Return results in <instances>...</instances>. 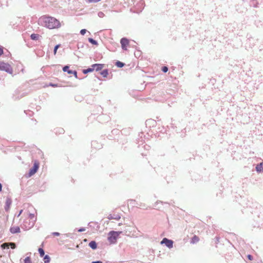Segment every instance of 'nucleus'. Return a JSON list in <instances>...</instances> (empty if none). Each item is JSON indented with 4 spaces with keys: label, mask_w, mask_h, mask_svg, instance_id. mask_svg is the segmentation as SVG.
<instances>
[{
    "label": "nucleus",
    "mask_w": 263,
    "mask_h": 263,
    "mask_svg": "<svg viewBox=\"0 0 263 263\" xmlns=\"http://www.w3.org/2000/svg\"><path fill=\"white\" fill-rule=\"evenodd\" d=\"M38 24L49 29L59 28L61 27L60 21L54 17L44 15L38 20Z\"/></svg>",
    "instance_id": "1"
},
{
    "label": "nucleus",
    "mask_w": 263,
    "mask_h": 263,
    "mask_svg": "<svg viewBox=\"0 0 263 263\" xmlns=\"http://www.w3.org/2000/svg\"><path fill=\"white\" fill-rule=\"evenodd\" d=\"M122 233L121 231H110L108 234V240L110 243H115L116 242L117 238L119 235Z\"/></svg>",
    "instance_id": "2"
},
{
    "label": "nucleus",
    "mask_w": 263,
    "mask_h": 263,
    "mask_svg": "<svg viewBox=\"0 0 263 263\" xmlns=\"http://www.w3.org/2000/svg\"><path fill=\"white\" fill-rule=\"evenodd\" d=\"M28 218H29V221L28 225H27L26 224H24L25 228L27 229H29L31 228L32 227H33V226H34V222H35V221L36 220V218L35 217L34 214L30 213L29 214Z\"/></svg>",
    "instance_id": "3"
},
{
    "label": "nucleus",
    "mask_w": 263,
    "mask_h": 263,
    "mask_svg": "<svg viewBox=\"0 0 263 263\" xmlns=\"http://www.w3.org/2000/svg\"><path fill=\"white\" fill-rule=\"evenodd\" d=\"M0 70L5 71L9 73H12L13 71L11 66L4 62L0 63Z\"/></svg>",
    "instance_id": "4"
},
{
    "label": "nucleus",
    "mask_w": 263,
    "mask_h": 263,
    "mask_svg": "<svg viewBox=\"0 0 263 263\" xmlns=\"http://www.w3.org/2000/svg\"><path fill=\"white\" fill-rule=\"evenodd\" d=\"M161 244H165L168 248L173 247V241L166 238H164L161 241Z\"/></svg>",
    "instance_id": "5"
},
{
    "label": "nucleus",
    "mask_w": 263,
    "mask_h": 263,
    "mask_svg": "<svg viewBox=\"0 0 263 263\" xmlns=\"http://www.w3.org/2000/svg\"><path fill=\"white\" fill-rule=\"evenodd\" d=\"M10 247L12 249H15L16 247L15 243L14 242H8V243H4L1 245V247L3 249H5L6 248L9 249Z\"/></svg>",
    "instance_id": "6"
},
{
    "label": "nucleus",
    "mask_w": 263,
    "mask_h": 263,
    "mask_svg": "<svg viewBox=\"0 0 263 263\" xmlns=\"http://www.w3.org/2000/svg\"><path fill=\"white\" fill-rule=\"evenodd\" d=\"M39 168V164L34 163V165L32 168H31L29 173V177H31L33 175H34L37 171Z\"/></svg>",
    "instance_id": "7"
},
{
    "label": "nucleus",
    "mask_w": 263,
    "mask_h": 263,
    "mask_svg": "<svg viewBox=\"0 0 263 263\" xmlns=\"http://www.w3.org/2000/svg\"><path fill=\"white\" fill-rule=\"evenodd\" d=\"M120 43L121 44L122 48L123 50H127L126 47L129 44V41L126 38H122L121 41Z\"/></svg>",
    "instance_id": "8"
},
{
    "label": "nucleus",
    "mask_w": 263,
    "mask_h": 263,
    "mask_svg": "<svg viewBox=\"0 0 263 263\" xmlns=\"http://www.w3.org/2000/svg\"><path fill=\"white\" fill-rule=\"evenodd\" d=\"M91 67H93V70L96 69V71H99L103 68L104 65L101 64H93Z\"/></svg>",
    "instance_id": "9"
},
{
    "label": "nucleus",
    "mask_w": 263,
    "mask_h": 263,
    "mask_svg": "<svg viewBox=\"0 0 263 263\" xmlns=\"http://www.w3.org/2000/svg\"><path fill=\"white\" fill-rule=\"evenodd\" d=\"M10 231L11 233H17L20 232V229L18 227H12L10 228Z\"/></svg>",
    "instance_id": "10"
},
{
    "label": "nucleus",
    "mask_w": 263,
    "mask_h": 263,
    "mask_svg": "<svg viewBox=\"0 0 263 263\" xmlns=\"http://www.w3.org/2000/svg\"><path fill=\"white\" fill-rule=\"evenodd\" d=\"M108 218L110 220L111 219H116V220H119L120 219V216L118 214L116 215H109L108 216Z\"/></svg>",
    "instance_id": "11"
},
{
    "label": "nucleus",
    "mask_w": 263,
    "mask_h": 263,
    "mask_svg": "<svg viewBox=\"0 0 263 263\" xmlns=\"http://www.w3.org/2000/svg\"><path fill=\"white\" fill-rule=\"evenodd\" d=\"M256 170L258 172H263V163L257 164L256 166Z\"/></svg>",
    "instance_id": "12"
},
{
    "label": "nucleus",
    "mask_w": 263,
    "mask_h": 263,
    "mask_svg": "<svg viewBox=\"0 0 263 263\" xmlns=\"http://www.w3.org/2000/svg\"><path fill=\"white\" fill-rule=\"evenodd\" d=\"M89 246L92 249L95 250L97 248V243L95 241H91L89 243Z\"/></svg>",
    "instance_id": "13"
},
{
    "label": "nucleus",
    "mask_w": 263,
    "mask_h": 263,
    "mask_svg": "<svg viewBox=\"0 0 263 263\" xmlns=\"http://www.w3.org/2000/svg\"><path fill=\"white\" fill-rule=\"evenodd\" d=\"M30 37L32 40H37L40 37V35L33 33L31 35Z\"/></svg>",
    "instance_id": "14"
},
{
    "label": "nucleus",
    "mask_w": 263,
    "mask_h": 263,
    "mask_svg": "<svg viewBox=\"0 0 263 263\" xmlns=\"http://www.w3.org/2000/svg\"><path fill=\"white\" fill-rule=\"evenodd\" d=\"M199 240V239L198 237L196 236V235H195L192 238L191 242L192 243H197V242H198Z\"/></svg>",
    "instance_id": "15"
},
{
    "label": "nucleus",
    "mask_w": 263,
    "mask_h": 263,
    "mask_svg": "<svg viewBox=\"0 0 263 263\" xmlns=\"http://www.w3.org/2000/svg\"><path fill=\"white\" fill-rule=\"evenodd\" d=\"M50 258L48 255H46L44 258V263H49Z\"/></svg>",
    "instance_id": "16"
},
{
    "label": "nucleus",
    "mask_w": 263,
    "mask_h": 263,
    "mask_svg": "<svg viewBox=\"0 0 263 263\" xmlns=\"http://www.w3.org/2000/svg\"><path fill=\"white\" fill-rule=\"evenodd\" d=\"M88 41L93 45H98V42L92 38H89Z\"/></svg>",
    "instance_id": "17"
},
{
    "label": "nucleus",
    "mask_w": 263,
    "mask_h": 263,
    "mask_svg": "<svg viewBox=\"0 0 263 263\" xmlns=\"http://www.w3.org/2000/svg\"><path fill=\"white\" fill-rule=\"evenodd\" d=\"M116 65L120 68H121L124 66V64L120 61H117L116 63Z\"/></svg>",
    "instance_id": "18"
},
{
    "label": "nucleus",
    "mask_w": 263,
    "mask_h": 263,
    "mask_svg": "<svg viewBox=\"0 0 263 263\" xmlns=\"http://www.w3.org/2000/svg\"><path fill=\"white\" fill-rule=\"evenodd\" d=\"M93 70V67L89 68L87 69H84L83 72L84 73H87L88 72H92Z\"/></svg>",
    "instance_id": "19"
},
{
    "label": "nucleus",
    "mask_w": 263,
    "mask_h": 263,
    "mask_svg": "<svg viewBox=\"0 0 263 263\" xmlns=\"http://www.w3.org/2000/svg\"><path fill=\"white\" fill-rule=\"evenodd\" d=\"M38 251H39L40 256L41 257H43L45 254L44 250L42 248H39Z\"/></svg>",
    "instance_id": "20"
},
{
    "label": "nucleus",
    "mask_w": 263,
    "mask_h": 263,
    "mask_svg": "<svg viewBox=\"0 0 263 263\" xmlns=\"http://www.w3.org/2000/svg\"><path fill=\"white\" fill-rule=\"evenodd\" d=\"M101 74L104 77H107V74H108V71L107 70H103L101 72Z\"/></svg>",
    "instance_id": "21"
},
{
    "label": "nucleus",
    "mask_w": 263,
    "mask_h": 263,
    "mask_svg": "<svg viewBox=\"0 0 263 263\" xmlns=\"http://www.w3.org/2000/svg\"><path fill=\"white\" fill-rule=\"evenodd\" d=\"M10 204H11V201L9 200H7L6 202V206L5 208V209L6 210H7V209L9 208Z\"/></svg>",
    "instance_id": "22"
},
{
    "label": "nucleus",
    "mask_w": 263,
    "mask_h": 263,
    "mask_svg": "<svg viewBox=\"0 0 263 263\" xmlns=\"http://www.w3.org/2000/svg\"><path fill=\"white\" fill-rule=\"evenodd\" d=\"M63 70L64 71V72H66L67 71L68 72V71H71V70H69V66H65L63 68Z\"/></svg>",
    "instance_id": "23"
},
{
    "label": "nucleus",
    "mask_w": 263,
    "mask_h": 263,
    "mask_svg": "<svg viewBox=\"0 0 263 263\" xmlns=\"http://www.w3.org/2000/svg\"><path fill=\"white\" fill-rule=\"evenodd\" d=\"M98 15L99 17L102 18L105 16V14L103 12L100 11L98 12Z\"/></svg>",
    "instance_id": "24"
},
{
    "label": "nucleus",
    "mask_w": 263,
    "mask_h": 263,
    "mask_svg": "<svg viewBox=\"0 0 263 263\" xmlns=\"http://www.w3.org/2000/svg\"><path fill=\"white\" fill-rule=\"evenodd\" d=\"M68 73L69 74H73L75 76L76 78H77V72L76 71H68Z\"/></svg>",
    "instance_id": "25"
},
{
    "label": "nucleus",
    "mask_w": 263,
    "mask_h": 263,
    "mask_svg": "<svg viewBox=\"0 0 263 263\" xmlns=\"http://www.w3.org/2000/svg\"><path fill=\"white\" fill-rule=\"evenodd\" d=\"M25 263H32L29 257H27L24 260Z\"/></svg>",
    "instance_id": "26"
},
{
    "label": "nucleus",
    "mask_w": 263,
    "mask_h": 263,
    "mask_svg": "<svg viewBox=\"0 0 263 263\" xmlns=\"http://www.w3.org/2000/svg\"><path fill=\"white\" fill-rule=\"evenodd\" d=\"M60 47V45H56L55 47H54V51H53V52H54V54H55L56 53H57V51L58 50V49Z\"/></svg>",
    "instance_id": "27"
},
{
    "label": "nucleus",
    "mask_w": 263,
    "mask_h": 263,
    "mask_svg": "<svg viewBox=\"0 0 263 263\" xmlns=\"http://www.w3.org/2000/svg\"><path fill=\"white\" fill-rule=\"evenodd\" d=\"M162 70L164 72H166L168 71V68L166 66H164L162 67Z\"/></svg>",
    "instance_id": "28"
},
{
    "label": "nucleus",
    "mask_w": 263,
    "mask_h": 263,
    "mask_svg": "<svg viewBox=\"0 0 263 263\" xmlns=\"http://www.w3.org/2000/svg\"><path fill=\"white\" fill-rule=\"evenodd\" d=\"M86 32V29H82L81 31H80V33L82 34V35H84L85 33Z\"/></svg>",
    "instance_id": "29"
},
{
    "label": "nucleus",
    "mask_w": 263,
    "mask_h": 263,
    "mask_svg": "<svg viewBox=\"0 0 263 263\" xmlns=\"http://www.w3.org/2000/svg\"><path fill=\"white\" fill-rule=\"evenodd\" d=\"M85 231V228H81V229H80L78 230V231H79V232H83V231Z\"/></svg>",
    "instance_id": "30"
},
{
    "label": "nucleus",
    "mask_w": 263,
    "mask_h": 263,
    "mask_svg": "<svg viewBox=\"0 0 263 263\" xmlns=\"http://www.w3.org/2000/svg\"><path fill=\"white\" fill-rule=\"evenodd\" d=\"M248 258L249 259L252 260V258H253V257L251 255H248Z\"/></svg>",
    "instance_id": "31"
},
{
    "label": "nucleus",
    "mask_w": 263,
    "mask_h": 263,
    "mask_svg": "<svg viewBox=\"0 0 263 263\" xmlns=\"http://www.w3.org/2000/svg\"><path fill=\"white\" fill-rule=\"evenodd\" d=\"M53 234L54 235H55V236H59V235H60V233H58V232H54V233H53Z\"/></svg>",
    "instance_id": "32"
},
{
    "label": "nucleus",
    "mask_w": 263,
    "mask_h": 263,
    "mask_svg": "<svg viewBox=\"0 0 263 263\" xmlns=\"http://www.w3.org/2000/svg\"><path fill=\"white\" fill-rule=\"evenodd\" d=\"M3 53V49L0 47V55H1Z\"/></svg>",
    "instance_id": "33"
},
{
    "label": "nucleus",
    "mask_w": 263,
    "mask_h": 263,
    "mask_svg": "<svg viewBox=\"0 0 263 263\" xmlns=\"http://www.w3.org/2000/svg\"><path fill=\"white\" fill-rule=\"evenodd\" d=\"M91 263H102V262L101 261H93Z\"/></svg>",
    "instance_id": "34"
},
{
    "label": "nucleus",
    "mask_w": 263,
    "mask_h": 263,
    "mask_svg": "<svg viewBox=\"0 0 263 263\" xmlns=\"http://www.w3.org/2000/svg\"><path fill=\"white\" fill-rule=\"evenodd\" d=\"M22 212H23V210H21V211L20 212V213H19V214L18 215V217L20 216V215L22 214Z\"/></svg>",
    "instance_id": "35"
},
{
    "label": "nucleus",
    "mask_w": 263,
    "mask_h": 263,
    "mask_svg": "<svg viewBox=\"0 0 263 263\" xmlns=\"http://www.w3.org/2000/svg\"><path fill=\"white\" fill-rule=\"evenodd\" d=\"M2 190V185L1 184V183H0V191H1Z\"/></svg>",
    "instance_id": "36"
}]
</instances>
